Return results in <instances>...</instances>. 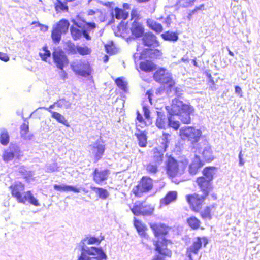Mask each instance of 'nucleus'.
I'll return each instance as SVG.
<instances>
[{"instance_id": "nucleus-1", "label": "nucleus", "mask_w": 260, "mask_h": 260, "mask_svg": "<svg viewBox=\"0 0 260 260\" xmlns=\"http://www.w3.org/2000/svg\"><path fill=\"white\" fill-rule=\"evenodd\" d=\"M168 113L170 115L168 118L161 112H157V117L156 119V126L160 129H165L171 127L177 129L180 126L178 121L175 120V116L178 117L181 122L184 124L190 123L191 121L190 114L193 111L192 107L184 104L178 99L172 100L171 106L166 107Z\"/></svg>"}, {"instance_id": "nucleus-2", "label": "nucleus", "mask_w": 260, "mask_h": 260, "mask_svg": "<svg viewBox=\"0 0 260 260\" xmlns=\"http://www.w3.org/2000/svg\"><path fill=\"white\" fill-rule=\"evenodd\" d=\"M77 260H107V256L101 247L82 246Z\"/></svg>"}, {"instance_id": "nucleus-3", "label": "nucleus", "mask_w": 260, "mask_h": 260, "mask_svg": "<svg viewBox=\"0 0 260 260\" xmlns=\"http://www.w3.org/2000/svg\"><path fill=\"white\" fill-rule=\"evenodd\" d=\"M187 165V162L186 160L177 161L174 158L170 157L167 165V173L170 177L180 175L183 173Z\"/></svg>"}, {"instance_id": "nucleus-4", "label": "nucleus", "mask_w": 260, "mask_h": 260, "mask_svg": "<svg viewBox=\"0 0 260 260\" xmlns=\"http://www.w3.org/2000/svg\"><path fill=\"white\" fill-rule=\"evenodd\" d=\"M180 136L183 140H187L192 144L196 143L199 140L202 132L193 127L184 126L180 129Z\"/></svg>"}, {"instance_id": "nucleus-5", "label": "nucleus", "mask_w": 260, "mask_h": 260, "mask_svg": "<svg viewBox=\"0 0 260 260\" xmlns=\"http://www.w3.org/2000/svg\"><path fill=\"white\" fill-rule=\"evenodd\" d=\"M71 67L73 71L78 75L87 77L90 75L91 69L86 60H76L72 62Z\"/></svg>"}, {"instance_id": "nucleus-6", "label": "nucleus", "mask_w": 260, "mask_h": 260, "mask_svg": "<svg viewBox=\"0 0 260 260\" xmlns=\"http://www.w3.org/2000/svg\"><path fill=\"white\" fill-rule=\"evenodd\" d=\"M161 142V146L155 148L152 150V158L155 163L160 164L163 160L164 153L168 146V138L170 135L168 134H164Z\"/></svg>"}, {"instance_id": "nucleus-7", "label": "nucleus", "mask_w": 260, "mask_h": 260, "mask_svg": "<svg viewBox=\"0 0 260 260\" xmlns=\"http://www.w3.org/2000/svg\"><path fill=\"white\" fill-rule=\"evenodd\" d=\"M69 22L66 19H62L53 27L51 37L53 41L55 43H58L61 38L62 34H66L69 27Z\"/></svg>"}, {"instance_id": "nucleus-8", "label": "nucleus", "mask_w": 260, "mask_h": 260, "mask_svg": "<svg viewBox=\"0 0 260 260\" xmlns=\"http://www.w3.org/2000/svg\"><path fill=\"white\" fill-rule=\"evenodd\" d=\"M152 187V180L149 177H143L139 184L134 187L133 192L136 196L141 197L143 193L149 191Z\"/></svg>"}, {"instance_id": "nucleus-9", "label": "nucleus", "mask_w": 260, "mask_h": 260, "mask_svg": "<svg viewBox=\"0 0 260 260\" xmlns=\"http://www.w3.org/2000/svg\"><path fill=\"white\" fill-rule=\"evenodd\" d=\"M131 211L136 216H149L153 212L154 208L145 202H137L131 208Z\"/></svg>"}, {"instance_id": "nucleus-10", "label": "nucleus", "mask_w": 260, "mask_h": 260, "mask_svg": "<svg viewBox=\"0 0 260 260\" xmlns=\"http://www.w3.org/2000/svg\"><path fill=\"white\" fill-rule=\"evenodd\" d=\"M154 78L157 82L168 84L169 87H172L175 84L172 79L171 74L166 72L165 70L163 68L160 69L155 73Z\"/></svg>"}, {"instance_id": "nucleus-11", "label": "nucleus", "mask_w": 260, "mask_h": 260, "mask_svg": "<svg viewBox=\"0 0 260 260\" xmlns=\"http://www.w3.org/2000/svg\"><path fill=\"white\" fill-rule=\"evenodd\" d=\"M204 247L208 244V240L205 237H197L193 240L192 244L187 249L186 254L189 258L192 256V253L197 254L202 244Z\"/></svg>"}, {"instance_id": "nucleus-12", "label": "nucleus", "mask_w": 260, "mask_h": 260, "mask_svg": "<svg viewBox=\"0 0 260 260\" xmlns=\"http://www.w3.org/2000/svg\"><path fill=\"white\" fill-rule=\"evenodd\" d=\"M205 197L204 194L200 196L194 193L186 196V199L192 210L199 211L201 209L202 203Z\"/></svg>"}, {"instance_id": "nucleus-13", "label": "nucleus", "mask_w": 260, "mask_h": 260, "mask_svg": "<svg viewBox=\"0 0 260 260\" xmlns=\"http://www.w3.org/2000/svg\"><path fill=\"white\" fill-rule=\"evenodd\" d=\"M169 241L161 237L155 244L156 250L160 254L167 257H171L172 251L167 248V243Z\"/></svg>"}, {"instance_id": "nucleus-14", "label": "nucleus", "mask_w": 260, "mask_h": 260, "mask_svg": "<svg viewBox=\"0 0 260 260\" xmlns=\"http://www.w3.org/2000/svg\"><path fill=\"white\" fill-rule=\"evenodd\" d=\"M53 60L59 69H63L68 63V60L64 52L62 51L56 50L53 52Z\"/></svg>"}, {"instance_id": "nucleus-15", "label": "nucleus", "mask_w": 260, "mask_h": 260, "mask_svg": "<svg viewBox=\"0 0 260 260\" xmlns=\"http://www.w3.org/2000/svg\"><path fill=\"white\" fill-rule=\"evenodd\" d=\"M18 202L23 204L28 203L35 206H39L40 205L38 200L33 196L30 191L23 192L21 197L19 198Z\"/></svg>"}, {"instance_id": "nucleus-16", "label": "nucleus", "mask_w": 260, "mask_h": 260, "mask_svg": "<svg viewBox=\"0 0 260 260\" xmlns=\"http://www.w3.org/2000/svg\"><path fill=\"white\" fill-rule=\"evenodd\" d=\"M90 146L91 147L90 152L94 155L96 161L99 160L102 157L104 152V145L98 140Z\"/></svg>"}, {"instance_id": "nucleus-17", "label": "nucleus", "mask_w": 260, "mask_h": 260, "mask_svg": "<svg viewBox=\"0 0 260 260\" xmlns=\"http://www.w3.org/2000/svg\"><path fill=\"white\" fill-rule=\"evenodd\" d=\"M211 182L204 177H200L197 178V183L205 197L208 195L211 189Z\"/></svg>"}, {"instance_id": "nucleus-18", "label": "nucleus", "mask_w": 260, "mask_h": 260, "mask_svg": "<svg viewBox=\"0 0 260 260\" xmlns=\"http://www.w3.org/2000/svg\"><path fill=\"white\" fill-rule=\"evenodd\" d=\"M102 240L99 239L98 238L94 237H87L82 240L76 247V249L78 250H82V246H85L86 247H91V246H88L87 245H92V244H99L101 243Z\"/></svg>"}, {"instance_id": "nucleus-19", "label": "nucleus", "mask_w": 260, "mask_h": 260, "mask_svg": "<svg viewBox=\"0 0 260 260\" xmlns=\"http://www.w3.org/2000/svg\"><path fill=\"white\" fill-rule=\"evenodd\" d=\"M12 196L15 197L17 201L22 196V193L24 190V186L21 183L17 182L10 186Z\"/></svg>"}, {"instance_id": "nucleus-20", "label": "nucleus", "mask_w": 260, "mask_h": 260, "mask_svg": "<svg viewBox=\"0 0 260 260\" xmlns=\"http://www.w3.org/2000/svg\"><path fill=\"white\" fill-rule=\"evenodd\" d=\"M142 41L145 46L148 47H156L158 45L156 37L152 33L145 34L142 38Z\"/></svg>"}, {"instance_id": "nucleus-21", "label": "nucleus", "mask_w": 260, "mask_h": 260, "mask_svg": "<svg viewBox=\"0 0 260 260\" xmlns=\"http://www.w3.org/2000/svg\"><path fill=\"white\" fill-rule=\"evenodd\" d=\"M203 165L199 156L195 154L194 158L189 167V172L191 175L197 173L200 168Z\"/></svg>"}, {"instance_id": "nucleus-22", "label": "nucleus", "mask_w": 260, "mask_h": 260, "mask_svg": "<svg viewBox=\"0 0 260 260\" xmlns=\"http://www.w3.org/2000/svg\"><path fill=\"white\" fill-rule=\"evenodd\" d=\"M150 226L156 237H162L168 233V228L164 224H152Z\"/></svg>"}, {"instance_id": "nucleus-23", "label": "nucleus", "mask_w": 260, "mask_h": 260, "mask_svg": "<svg viewBox=\"0 0 260 260\" xmlns=\"http://www.w3.org/2000/svg\"><path fill=\"white\" fill-rule=\"evenodd\" d=\"M108 171L107 170H99L96 169L94 171L93 180L97 183L106 180L108 177Z\"/></svg>"}, {"instance_id": "nucleus-24", "label": "nucleus", "mask_w": 260, "mask_h": 260, "mask_svg": "<svg viewBox=\"0 0 260 260\" xmlns=\"http://www.w3.org/2000/svg\"><path fill=\"white\" fill-rule=\"evenodd\" d=\"M68 46L70 49L71 52L73 53H75L76 52V50L80 54L82 55H89L91 52V49L87 46H77L76 49L75 48V46L73 44H71Z\"/></svg>"}, {"instance_id": "nucleus-25", "label": "nucleus", "mask_w": 260, "mask_h": 260, "mask_svg": "<svg viewBox=\"0 0 260 260\" xmlns=\"http://www.w3.org/2000/svg\"><path fill=\"white\" fill-rule=\"evenodd\" d=\"M193 148L196 149V151H198L199 153L202 152V156L205 160L211 161L213 160V157L212 156V151L210 146H205L203 150L201 148H196V146L195 145H194Z\"/></svg>"}, {"instance_id": "nucleus-26", "label": "nucleus", "mask_w": 260, "mask_h": 260, "mask_svg": "<svg viewBox=\"0 0 260 260\" xmlns=\"http://www.w3.org/2000/svg\"><path fill=\"white\" fill-rule=\"evenodd\" d=\"M131 30L132 34L136 37L141 36L144 31V29L142 24L135 21L133 22Z\"/></svg>"}, {"instance_id": "nucleus-27", "label": "nucleus", "mask_w": 260, "mask_h": 260, "mask_svg": "<svg viewBox=\"0 0 260 260\" xmlns=\"http://www.w3.org/2000/svg\"><path fill=\"white\" fill-rule=\"evenodd\" d=\"M96 25L94 23H87L83 28V36L87 40H91L89 34L93 32Z\"/></svg>"}, {"instance_id": "nucleus-28", "label": "nucleus", "mask_w": 260, "mask_h": 260, "mask_svg": "<svg viewBox=\"0 0 260 260\" xmlns=\"http://www.w3.org/2000/svg\"><path fill=\"white\" fill-rule=\"evenodd\" d=\"M177 196V193L176 191H169L165 197L160 200L161 205H167L170 203L176 200Z\"/></svg>"}, {"instance_id": "nucleus-29", "label": "nucleus", "mask_w": 260, "mask_h": 260, "mask_svg": "<svg viewBox=\"0 0 260 260\" xmlns=\"http://www.w3.org/2000/svg\"><path fill=\"white\" fill-rule=\"evenodd\" d=\"M217 168L214 167L205 168L203 172L204 176L206 179L212 181L214 176L216 174Z\"/></svg>"}, {"instance_id": "nucleus-30", "label": "nucleus", "mask_w": 260, "mask_h": 260, "mask_svg": "<svg viewBox=\"0 0 260 260\" xmlns=\"http://www.w3.org/2000/svg\"><path fill=\"white\" fill-rule=\"evenodd\" d=\"M135 135L138 140L139 145L142 147H146L147 144V137L145 132L138 130V133H136Z\"/></svg>"}, {"instance_id": "nucleus-31", "label": "nucleus", "mask_w": 260, "mask_h": 260, "mask_svg": "<svg viewBox=\"0 0 260 260\" xmlns=\"http://www.w3.org/2000/svg\"><path fill=\"white\" fill-rule=\"evenodd\" d=\"M54 188L58 191H73L76 193H78L80 191V189L79 188L66 185H59L55 184L54 185Z\"/></svg>"}, {"instance_id": "nucleus-32", "label": "nucleus", "mask_w": 260, "mask_h": 260, "mask_svg": "<svg viewBox=\"0 0 260 260\" xmlns=\"http://www.w3.org/2000/svg\"><path fill=\"white\" fill-rule=\"evenodd\" d=\"M9 142V135L8 131L4 128L0 129V143L3 145H6Z\"/></svg>"}, {"instance_id": "nucleus-33", "label": "nucleus", "mask_w": 260, "mask_h": 260, "mask_svg": "<svg viewBox=\"0 0 260 260\" xmlns=\"http://www.w3.org/2000/svg\"><path fill=\"white\" fill-rule=\"evenodd\" d=\"M28 124L25 123L20 127L21 137L26 140H31L32 137V135L28 133Z\"/></svg>"}, {"instance_id": "nucleus-34", "label": "nucleus", "mask_w": 260, "mask_h": 260, "mask_svg": "<svg viewBox=\"0 0 260 260\" xmlns=\"http://www.w3.org/2000/svg\"><path fill=\"white\" fill-rule=\"evenodd\" d=\"M134 225L137 229L138 232L142 236H145V231L146 230V226L141 221L136 219L134 218Z\"/></svg>"}, {"instance_id": "nucleus-35", "label": "nucleus", "mask_w": 260, "mask_h": 260, "mask_svg": "<svg viewBox=\"0 0 260 260\" xmlns=\"http://www.w3.org/2000/svg\"><path fill=\"white\" fill-rule=\"evenodd\" d=\"M140 69L145 72H151L155 69V65L151 61H146L141 62Z\"/></svg>"}, {"instance_id": "nucleus-36", "label": "nucleus", "mask_w": 260, "mask_h": 260, "mask_svg": "<svg viewBox=\"0 0 260 260\" xmlns=\"http://www.w3.org/2000/svg\"><path fill=\"white\" fill-rule=\"evenodd\" d=\"M115 18L117 19L125 20L128 16V13L124 10L116 8L114 10Z\"/></svg>"}, {"instance_id": "nucleus-37", "label": "nucleus", "mask_w": 260, "mask_h": 260, "mask_svg": "<svg viewBox=\"0 0 260 260\" xmlns=\"http://www.w3.org/2000/svg\"><path fill=\"white\" fill-rule=\"evenodd\" d=\"M91 188L99 195V197L102 199H106L109 194L107 190L102 188L91 187Z\"/></svg>"}, {"instance_id": "nucleus-38", "label": "nucleus", "mask_w": 260, "mask_h": 260, "mask_svg": "<svg viewBox=\"0 0 260 260\" xmlns=\"http://www.w3.org/2000/svg\"><path fill=\"white\" fill-rule=\"evenodd\" d=\"M147 24L151 29L157 32H160L162 30V26L161 25L153 20H148Z\"/></svg>"}, {"instance_id": "nucleus-39", "label": "nucleus", "mask_w": 260, "mask_h": 260, "mask_svg": "<svg viewBox=\"0 0 260 260\" xmlns=\"http://www.w3.org/2000/svg\"><path fill=\"white\" fill-rule=\"evenodd\" d=\"M54 4L55 6V10L57 13H58L61 11H68L69 8L68 6L66 4L63 3L60 0H55L54 2Z\"/></svg>"}, {"instance_id": "nucleus-40", "label": "nucleus", "mask_w": 260, "mask_h": 260, "mask_svg": "<svg viewBox=\"0 0 260 260\" xmlns=\"http://www.w3.org/2000/svg\"><path fill=\"white\" fill-rule=\"evenodd\" d=\"M52 117L56 119L58 122L62 123V124L69 126L67 120L65 117L58 112H52Z\"/></svg>"}, {"instance_id": "nucleus-41", "label": "nucleus", "mask_w": 260, "mask_h": 260, "mask_svg": "<svg viewBox=\"0 0 260 260\" xmlns=\"http://www.w3.org/2000/svg\"><path fill=\"white\" fill-rule=\"evenodd\" d=\"M162 37L165 40L176 41L178 39L177 35L173 32L167 31L161 35Z\"/></svg>"}, {"instance_id": "nucleus-42", "label": "nucleus", "mask_w": 260, "mask_h": 260, "mask_svg": "<svg viewBox=\"0 0 260 260\" xmlns=\"http://www.w3.org/2000/svg\"><path fill=\"white\" fill-rule=\"evenodd\" d=\"M70 31L73 38L75 40L80 39L83 35V30H81L74 26L71 27Z\"/></svg>"}, {"instance_id": "nucleus-43", "label": "nucleus", "mask_w": 260, "mask_h": 260, "mask_svg": "<svg viewBox=\"0 0 260 260\" xmlns=\"http://www.w3.org/2000/svg\"><path fill=\"white\" fill-rule=\"evenodd\" d=\"M187 222L189 225L192 229H198L200 226V221L196 217H190L188 219Z\"/></svg>"}, {"instance_id": "nucleus-44", "label": "nucleus", "mask_w": 260, "mask_h": 260, "mask_svg": "<svg viewBox=\"0 0 260 260\" xmlns=\"http://www.w3.org/2000/svg\"><path fill=\"white\" fill-rule=\"evenodd\" d=\"M157 163L153 164L150 162L146 166V169L147 172L151 174H155L157 172Z\"/></svg>"}, {"instance_id": "nucleus-45", "label": "nucleus", "mask_w": 260, "mask_h": 260, "mask_svg": "<svg viewBox=\"0 0 260 260\" xmlns=\"http://www.w3.org/2000/svg\"><path fill=\"white\" fill-rule=\"evenodd\" d=\"M215 206L214 205H212V207H207L206 209H204V210L202 212L201 215L203 218H208L211 219V215L210 214L211 211L213 208H214Z\"/></svg>"}, {"instance_id": "nucleus-46", "label": "nucleus", "mask_w": 260, "mask_h": 260, "mask_svg": "<svg viewBox=\"0 0 260 260\" xmlns=\"http://www.w3.org/2000/svg\"><path fill=\"white\" fill-rule=\"evenodd\" d=\"M56 106L60 108H69L70 107V103L64 99H60L55 102Z\"/></svg>"}, {"instance_id": "nucleus-47", "label": "nucleus", "mask_w": 260, "mask_h": 260, "mask_svg": "<svg viewBox=\"0 0 260 260\" xmlns=\"http://www.w3.org/2000/svg\"><path fill=\"white\" fill-rule=\"evenodd\" d=\"M116 85L122 90H125L126 88V82L123 80L122 77H119L115 80Z\"/></svg>"}, {"instance_id": "nucleus-48", "label": "nucleus", "mask_w": 260, "mask_h": 260, "mask_svg": "<svg viewBox=\"0 0 260 260\" xmlns=\"http://www.w3.org/2000/svg\"><path fill=\"white\" fill-rule=\"evenodd\" d=\"M14 157V153L10 150L5 151L3 154V159L5 161H9Z\"/></svg>"}, {"instance_id": "nucleus-49", "label": "nucleus", "mask_w": 260, "mask_h": 260, "mask_svg": "<svg viewBox=\"0 0 260 260\" xmlns=\"http://www.w3.org/2000/svg\"><path fill=\"white\" fill-rule=\"evenodd\" d=\"M39 54L42 59L45 61H47V58L51 56V53L47 50L46 47H43L42 52H40Z\"/></svg>"}, {"instance_id": "nucleus-50", "label": "nucleus", "mask_w": 260, "mask_h": 260, "mask_svg": "<svg viewBox=\"0 0 260 260\" xmlns=\"http://www.w3.org/2000/svg\"><path fill=\"white\" fill-rule=\"evenodd\" d=\"M58 171V167L56 162H53L48 165L46 167V171L48 172H53Z\"/></svg>"}, {"instance_id": "nucleus-51", "label": "nucleus", "mask_w": 260, "mask_h": 260, "mask_svg": "<svg viewBox=\"0 0 260 260\" xmlns=\"http://www.w3.org/2000/svg\"><path fill=\"white\" fill-rule=\"evenodd\" d=\"M0 59L5 62H7L9 60V57L7 54L0 52Z\"/></svg>"}, {"instance_id": "nucleus-52", "label": "nucleus", "mask_w": 260, "mask_h": 260, "mask_svg": "<svg viewBox=\"0 0 260 260\" xmlns=\"http://www.w3.org/2000/svg\"><path fill=\"white\" fill-rule=\"evenodd\" d=\"M60 70H61V71L59 72L60 77L62 79L65 80L67 78V76H68L67 73L63 69H60Z\"/></svg>"}, {"instance_id": "nucleus-53", "label": "nucleus", "mask_w": 260, "mask_h": 260, "mask_svg": "<svg viewBox=\"0 0 260 260\" xmlns=\"http://www.w3.org/2000/svg\"><path fill=\"white\" fill-rule=\"evenodd\" d=\"M143 112L144 114V116L146 119H148L149 118V110L146 107H143Z\"/></svg>"}, {"instance_id": "nucleus-54", "label": "nucleus", "mask_w": 260, "mask_h": 260, "mask_svg": "<svg viewBox=\"0 0 260 260\" xmlns=\"http://www.w3.org/2000/svg\"><path fill=\"white\" fill-rule=\"evenodd\" d=\"M194 0H187L186 2H183L182 5L184 7H187L192 5Z\"/></svg>"}, {"instance_id": "nucleus-55", "label": "nucleus", "mask_w": 260, "mask_h": 260, "mask_svg": "<svg viewBox=\"0 0 260 260\" xmlns=\"http://www.w3.org/2000/svg\"><path fill=\"white\" fill-rule=\"evenodd\" d=\"M171 88H172L175 94L177 96H179L181 94V90L180 88L176 87L173 88V86L172 87H170Z\"/></svg>"}, {"instance_id": "nucleus-56", "label": "nucleus", "mask_w": 260, "mask_h": 260, "mask_svg": "<svg viewBox=\"0 0 260 260\" xmlns=\"http://www.w3.org/2000/svg\"><path fill=\"white\" fill-rule=\"evenodd\" d=\"M235 92L239 95L240 97L242 96V91L239 86H236L235 87Z\"/></svg>"}, {"instance_id": "nucleus-57", "label": "nucleus", "mask_w": 260, "mask_h": 260, "mask_svg": "<svg viewBox=\"0 0 260 260\" xmlns=\"http://www.w3.org/2000/svg\"><path fill=\"white\" fill-rule=\"evenodd\" d=\"M98 11H99V10L98 9H95V10L92 9L88 10L87 11V15L89 16L93 15Z\"/></svg>"}, {"instance_id": "nucleus-58", "label": "nucleus", "mask_w": 260, "mask_h": 260, "mask_svg": "<svg viewBox=\"0 0 260 260\" xmlns=\"http://www.w3.org/2000/svg\"><path fill=\"white\" fill-rule=\"evenodd\" d=\"M106 50L107 51V52L109 54H113V52L112 50V47L108 45L105 46Z\"/></svg>"}, {"instance_id": "nucleus-59", "label": "nucleus", "mask_w": 260, "mask_h": 260, "mask_svg": "<svg viewBox=\"0 0 260 260\" xmlns=\"http://www.w3.org/2000/svg\"><path fill=\"white\" fill-rule=\"evenodd\" d=\"M137 119L141 123L143 122V118L138 112H137Z\"/></svg>"}, {"instance_id": "nucleus-60", "label": "nucleus", "mask_w": 260, "mask_h": 260, "mask_svg": "<svg viewBox=\"0 0 260 260\" xmlns=\"http://www.w3.org/2000/svg\"><path fill=\"white\" fill-rule=\"evenodd\" d=\"M239 165L240 166H243L244 164V161H243L242 158V152H240L239 155Z\"/></svg>"}, {"instance_id": "nucleus-61", "label": "nucleus", "mask_w": 260, "mask_h": 260, "mask_svg": "<svg viewBox=\"0 0 260 260\" xmlns=\"http://www.w3.org/2000/svg\"><path fill=\"white\" fill-rule=\"evenodd\" d=\"M153 260H164V258L160 255H155Z\"/></svg>"}, {"instance_id": "nucleus-62", "label": "nucleus", "mask_w": 260, "mask_h": 260, "mask_svg": "<svg viewBox=\"0 0 260 260\" xmlns=\"http://www.w3.org/2000/svg\"><path fill=\"white\" fill-rule=\"evenodd\" d=\"M204 7V5H200V6H199V7H197L194 9V10L193 12H194V11H198V10H202Z\"/></svg>"}, {"instance_id": "nucleus-63", "label": "nucleus", "mask_w": 260, "mask_h": 260, "mask_svg": "<svg viewBox=\"0 0 260 260\" xmlns=\"http://www.w3.org/2000/svg\"><path fill=\"white\" fill-rule=\"evenodd\" d=\"M103 61L105 62V63H106L108 60H109V56L107 55H105L104 57H103Z\"/></svg>"}, {"instance_id": "nucleus-64", "label": "nucleus", "mask_w": 260, "mask_h": 260, "mask_svg": "<svg viewBox=\"0 0 260 260\" xmlns=\"http://www.w3.org/2000/svg\"><path fill=\"white\" fill-rule=\"evenodd\" d=\"M100 3L102 4L103 5L106 6H110L111 5V3L109 2H108L107 3H104L102 2H100Z\"/></svg>"}]
</instances>
